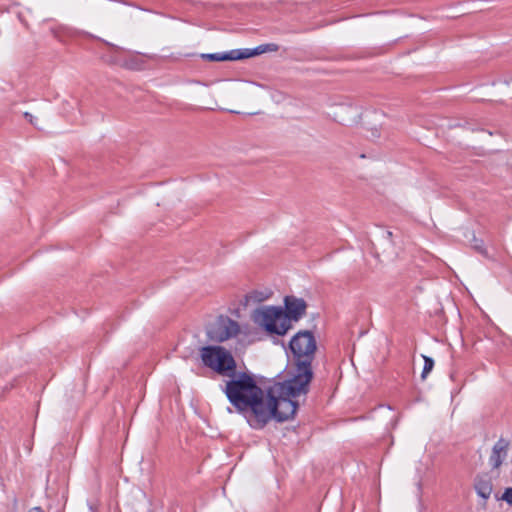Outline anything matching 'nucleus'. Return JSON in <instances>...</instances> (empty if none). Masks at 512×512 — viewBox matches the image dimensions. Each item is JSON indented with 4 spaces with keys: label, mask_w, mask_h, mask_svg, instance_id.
Wrapping results in <instances>:
<instances>
[{
    "label": "nucleus",
    "mask_w": 512,
    "mask_h": 512,
    "mask_svg": "<svg viewBox=\"0 0 512 512\" xmlns=\"http://www.w3.org/2000/svg\"><path fill=\"white\" fill-rule=\"evenodd\" d=\"M203 365L221 376H231L237 364L232 353L223 346L207 345L200 349Z\"/></svg>",
    "instance_id": "4"
},
{
    "label": "nucleus",
    "mask_w": 512,
    "mask_h": 512,
    "mask_svg": "<svg viewBox=\"0 0 512 512\" xmlns=\"http://www.w3.org/2000/svg\"><path fill=\"white\" fill-rule=\"evenodd\" d=\"M201 58L208 61H236L242 60L241 49H234L223 53L202 54Z\"/></svg>",
    "instance_id": "10"
},
{
    "label": "nucleus",
    "mask_w": 512,
    "mask_h": 512,
    "mask_svg": "<svg viewBox=\"0 0 512 512\" xmlns=\"http://www.w3.org/2000/svg\"><path fill=\"white\" fill-rule=\"evenodd\" d=\"M472 247L480 254L487 256V250L484 246V242L481 239L473 238Z\"/></svg>",
    "instance_id": "13"
},
{
    "label": "nucleus",
    "mask_w": 512,
    "mask_h": 512,
    "mask_svg": "<svg viewBox=\"0 0 512 512\" xmlns=\"http://www.w3.org/2000/svg\"><path fill=\"white\" fill-rule=\"evenodd\" d=\"M311 374L308 370L302 374H293L284 381H274L267 386V399L264 405L268 408L257 422L255 430L263 429L271 420L285 422L294 417L299 403L293 400L301 395H307L310 389Z\"/></svg>",
    "instance_id": "1"
},
{
    "label": "nucleus",
    "mask_w": 512,
    "mask_h": 512,
    "mask_svg": "<svg viewBox=\"0 0 512 512\" xmlns=\"http://www.w3.org/2000/svg\"><path fill=\"white\" fill-rule=\"evenodd\" d=\"M424 367L421 373V379L425 380L427 375L432 371L434 367V360L428 356H423Z\"/></svg>",
    "instance_id": "12"
},
{
    "label": "nucleus",
    "mask_w": 512,
    "mask_h": 512,
    "mask_svg": "<svg viewBox=\"0 0 512 512\" xmlns=\"http://www.w3.org/2000/svg\"><path fill=\"white\" fill-rule=\"evenodd\" d=\"M258 294H259L258 292H254V293H252V295H251L250 297H251V298H254V299H255V300H257V301H262V300H264V298H263V297H258Z\"/></svg>",
    "instance_id": "16"
},
{
    "label": "nucleus",
    "mask_w": 512,
    "mask_h": 512,
    "mask_svg": "<svg viewBox=\"0 0 512 512\" xmlns=\"http://www.w3.org/2000/svg\"><path fill=\"white\" fill-rule=\"evenodd\" d=\"M290 350L295 359V372L293 374H302L303 371L308 370L313 379L312 361L317 349L316 339L314 334L308 330L298 331L289 342Z\"/></svg>",
    "instance_id": "3"
},
{
    "label": "nucleus",
    "mask_w": 512,
    "mask_h": 512,
    "mask_svg": "<svg viewBox=\"0 0 512 512\" xmlns=\"http://www.w3.org/2000/svg\"><path fill=\"white\" fill-rule=\"evenodd\" d=\"M307 303L303 298L295 296H286L284 298V308H282V320L292 329V322L299 321L305 314Z\"/></svg>",
    "instance_id": "7"
},
{
    "label": "nucleus",
    "mask_w": 512,
    "mask_h": 512,
    "mask_svg": "<svg viewBox=\"0 0 512 512\" xmlns=\"http://www.w3.org/2000/svg\"><path fill=\"white\" fill-rule=\"evenodd\" d=\"M509 448L510 441L503 436H501L493 445L491 454L489 456V465L491 466L492 470H496L501 467L508 456Z\"/></svg>",
    "instance_id": "8"
},
{
    "label": "nucleus",
    "mask_w": 512,
    "mask_h": 512,
    "mask_svg": "<svg viewBox=\"0 0 512 512\" xmlns=\"http://www.w3.org/2000/svg\"><path fill=\"white\" fill-rule=\"evenodd\" d=\"M501 500L512 505V487L506 488L501 496Z\"/></svg>",
    "instance_id": "14"
},
{
    "label": "nucleus",
    "mask_w": 512,
    "mask_h": 512,
    "mask_svg": "<svg viewBox=\"0 0 512 512\" xmlns=\"http://www.w3.org/2000/svg\"><path fill=\"white\" fill-rule=\"evenodd\" d=\"M278 48L279 47L277 44L268 43V44L259 45L254 49H248V48L241 49L242 60L256 56V55H260L265 52H276L278 50Z\"/></svg>",
    "instance_id": "11"
},
{
    "label": "nucleus",
    "mask_w": 512,
    "mask_h": 512,
    "mask_svg": "<svg viewBox=\"0 0 512 512\" xmlns=\"http://www.w3.org/2000/svg\"><path fill=\"white\" fill-rule=\"evenodd\" d=\"M24 118H25L27 121H29V123H31L32 125L36 126V123H35V121H34V117H33V115H32L31 113H29V112H25V113H24Z\"/></svg>",
    "instance_id": "15"
},
{
    "label": "nucleus",
    "mask_w": 512,
    "mask_h": 512,
    "mask_svg": "<svg viewBox=\"0 0 512 512\" xmlns=\"http://www.w3.org/2000/svg\"><path fill=\"white\" fill-rule=\"evenodd\" d=\"M28 512H44L41 507H33Z\"/></svg>",
    "instance_id": "17"
},
{
    "label": "nucleus",
    "mask_w": 512,
    "mask_h": 512,
    "mask_svg": "<svg viewBox=\"0 0 512 512\" xmlns=\"http://www.w3.org/2000/svg\"><path fill=\"white\" fill-rule=\"evenodd\" d=\"M239 332L240 326L237 321L228 316H220L208 329L207 336L211 341L222 343L237 336Z\"/></svg>",
    "instance_id": "6"
},
{
    "label": "nucleus",
    "mask_w": 512,
    "mask_h": 512,
    "mask_svg": "<svg viewBox=\"0 0 512 512\" xmlns=\"http://www.w3.org/2000/svg\"><path fill=\"white\" fill-rule=\"evenodd\" d=\"M223 392L235 411L240 414L255 429L258 420L268 408L267 386L261 387L254 374L250 372H235L228 376Z\"/></svg>",
    "instance_id": "2"
},
{
    "label": "nucleus",
    "mask_w": 512,
    "mask_h": 512,
    "mask_svg": "<svg viewBox=\"0 0 512 512\" xmlns=\"http://www.w3.org/2000/svg\"><path fill=\"white\" fill-rule=\"evenodd\" d=\"M474 489L481 498L484 500L489 499L493 491L491 478L487 474L476 476L474 480Z\"/></svg>",
    "instance_id": "9"
},
{
    "label": "nucleus",
    "mask_w": 512,
    "mask_h": 512,
    "mask_svg": "<svg viewBox=\"0 0 512 512\" xmlns=\"http://www.w3.org/2000/svg\"><path fill=\"white\" fill-rule=\"evenodd\" d=\"M253 323L269 335L283 336L289 331V326L282 320V307L262 306L251 313Z\"/></svg>",
    "instance_id": "5"
}]
</instances>
